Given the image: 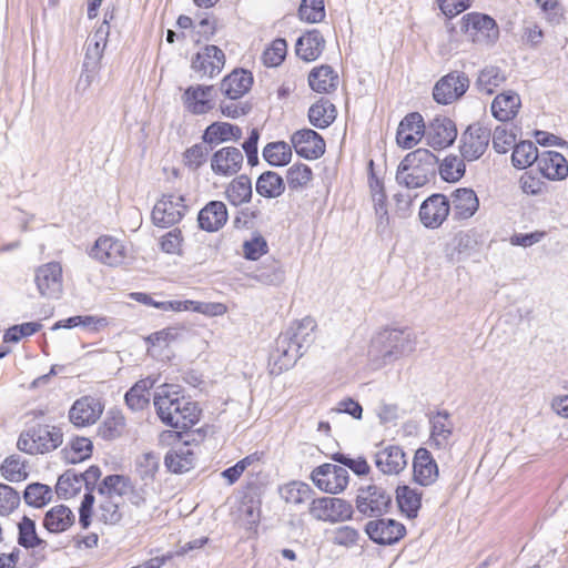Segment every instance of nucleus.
Returning <instances> with one entry per match:
<instances>
[{
    "label": "nucleus",
    "instance_id": "nucleus-1",
    "mask_svg": "<svg viewBox=\"0 0 568 568\" xmlns=\"http://www.w3.org/2000/svg\"><path fill=\"white\" fill-rule=\"evenodd\" d=\"M128 488L122 475H109L98 486L95 497L91 491L87 493L80 505L79 524L87 529L90 518H94L106 525H115L122 519L121 504L123 493Z\"/></svg>",
    "mask_w": 568,
    "mask_h": 568
},
{
    "label": "nucleus",
    "instance_id": "nucleus-2",
    "mask_svg": "<svg viewBox=\"0 0 568 568\" xmlns=\"http://www.w3.org/2000/svg\"><path fill=\"white\" fill-rule=\"evenodd\" d=\"M315 321L306 316L292 325L276 339V346L272 353V374H281L295 365L297 359L314 342Z\"/></svg>",
    "mask_w": 568,
    "mask_h": 568
},
{
    "label": "nucleus",
    "instance_id": "nucleus-3",
    "mask_svg": "<svg viewBox=\"0 0 568 568\" xmlns=\"http://www.w3.org/2000/svg\"><path fill=\"white\" fill-rule=\"evenodd\" d=\"M153 405L161 422L170 427L189 429L200 420L197 404L181 395L178 386L163 384L156 387Z\"/></svg>",
    "mask_w": 568,
    "mask_h": 568
},
{
    "label": "nucleus",
    "instance_id": "nucleus-4",
    "mask_svg": "<svg viewBox=\"0 0 568 568\" xmlns=\"http://www.w3.org/2000/svg\"><path fill=\"white\" fill-rule=\"evenodd\" d=\"M438 159L427 149H417L408 153L399 163L396 181L408 189H417L435 178Z\"/></svg>",
    "mask_w": 568,
    "mask_h": 568
},
{
    "label": "nucleus",
    "instance_id": "nucleus-5",
    "mask_svg": "<svg viewBox=\"0 0 568 568\" xmlns=\"http://www.w3.org/2000/svg\"><path fill=\"white\" fill-rule=\"evenodd\" d=\"M110 34V26L106 17L99 28L91 34L85 43V54L80 74L78 87L83 90L88 89L95 79L101 64L104 49Z\"/></svg>",
    "mask_w": 568,
    "mask_h": 568
},
{
    "label": "nucleus",
    "instance_id": "nucleus-6",
    "mask_svg": "<svg viewBox=\"0 0 568 568\" xmlns=\"http://www.w3.org/2000/svg\"><path fill=\"white\" fill-rule=\"evenodd\" d=\"M63 434L54 426H38L20 435L17 446L21 452L34 455L44 454L62 444Z\"/></svg>",
    "mask_w": 568,
    "mask_h": 568
},
{
    "label": "nucleus",
    "instance_id": "nucleus-7",
    "mask_svg": "<svg viewBox=\"0 0 568 568\" xmlns=\"http://www.w3.org/2000/svg\"><path fill=\"white\" fill-rule=\"evenodd\" d=\"M460 31L466 39L480 45H490L499 37L496 21L487 14L471 12L460 20Z\"/></svg>",
    "mask_w": 568,
    "mask_h": 568
},
{
    "label": "nucleus",
    "instance_id": "nucleus-8",
    "mask_svg": "<svg viewBox=\"0 0 568 568\" xmlns=\"http://www.w3.org/2000/svg\"><path fill=\"white\" fill-rule=\"evenodd\" d=\"M308 513L315 520L337 524L352 519L354 509L345 499L320 497L312 500Z\"/></svg>",
    "mask_w": 568,
    "mask_h": 568
},
{
    "label": "nucleus",
    "instance_id": "nucleus-9",
    "mask_svg": "<svg viewBox=\"0 0 568 568\" xmlns=\"http://www.w3.org/2000/svg\"><path fill=\"white\" fill-rule=\"evenodd\" d=\"M184 195L163 194L152 210V221L159 227H170L178 224L187 212Z\"/></svg>",
    "mask_w": 568,
    "mask_h": 568
},
{
    "label": "nucleus",
    "instance_id": "nucleus-10",
    "mask_svg": "<svg viewBox=\"0 0 568 568\" xmlns=\"http://www.w3.org/2000/svg\"><path fill=\"white\" fill-rule=\"evenodd\" d=\"M392 497L382 487L367 485L361 487L356 497L357 510L367 517H379L387 513Z\"/></svg>",
    "mask_w": 568,
    "mask_h": 568
},
{
    "label": "nucleus",
    "instance_id": "nucleus-11",
    "mask_svg": "<svg viewBox=\"0 0 568 568\" xmlns=\"http://www.w3.org/2000/svg\"><path fill=\"white\" fill-rule=\"evenodd\" d=\"M38 292L45 298H59L63 291L62 266L58 262H49L34 272Z\"/></svg>",
    "mask_w": 568,
    "mask_h": 568
},
{
    "label": "nucleus",
    "instance_id": "nucleus-12",
    "mask_svg": "<svg viewBox=\"0 0 568 568\" xmlns=\"http://www.w3.org/2000/svg\"><path fill=\"white\" fill-rule=\"evenodd\" d=\"M311 478L321 490L328 494H338L347 487L349 477L346 468L333 464H323L312 471Z\"/></svg>",
    "mask_w": 568,
    "mask_h": 568
},
{
    "label": "nucleus",
    "instance_id": "nucleus-13",
    "mask_svg": "<svg viewBox=\"0 0 568 568\" xmlns=\"http://www.w3.org/2000/svg\"><path fill=\"white\" fill-rule=\"evenodd\" d=\"M216 90L213 85L194 84L181 97L184 109L195 115L206 114L215 106Z\"/></svg>",
    "mask_w": 568,
    "mask_h": 568
},
{
    "label": "nucleus",
    "instance_id": "nucleus-14",
    "mask_svg": "<svg viewBox=\"0 0 568 568\" xmlns=\"http://www.w3.org/2000/svg\"><path fill=\"white\" fill-rule=\"evenodd\" d=\"M468 88V77L463 72L454 71L437 81L433 97L440 104H449L464 95Z\"/></svg>",
    "mask_w": 568,
    "mask_h": 568
},
{
    "label": "nucleus",
    "instance_id": "nucleus-15",
    "mask_svg": "<svg viewBox=\"0 0 568 568\" xmlns=\"http://www.w3.org/2000/svg\"><path fill=\"white\" fill-rule=\"evenodd\" d=\"M416 336L408 329H389L384 334L385 362L395 361L402 356L409 355L415 351Z\"/></svg>",
    "mask_w": 568,
    "mask_h": 568
},
{
    "label": "nucleus",
    "instance_id": "nucleus-16",
    "mask_svg": "<svg viewBox=\"0 0 568 568\" xmlns=\"http://www.w3.org/2000/svg\"><path fill=\"white\" fill-rule=\"evenodd\" d=\"M365 532L376 544L393 545L405 536L406 528L395 519L379 518L368 521L365 526Z\"/></svg>",
    "mask_w": 568,
    "mask_h": 568
},
{
    "label": "nucleus",
    "instance_id": "nucleus-17",
    "mask_svg": "<svg viewBox=\"0 0 568 568\" xmlns=\"http://www.w3.org/2000/svg\"><path fill=\"white\" fill-rule=\"evenodd\" d=\"M490 131L478 124H473L462 134L460 154L467 161L478 160L487 150Z\"/></svg>",
    "mask_w": 568,
    "mask_h": 568
},
{
    "label": "nucleus",
    "instance_id": "nucleus-18",
    "mask_svg": "<svg viewBox=\"0 0 568 568\" xmlns=\"http://www.w3.org/2000/svg\"><path fill=\"white\" fill-rule=\"evenodd\" d=\"M91 256L108 266H119L126 258L128 250L118 239L100 236L91 250Z\"/></svg>",
    "mask_w": 568,
    "mask_h": 568
},
{
    "label": "nucleus",
    "instance_id": "nucleus-19",
    "mask_svg": "<svg viewBox=\"0 0 568 568\" xmlns=\"http://www.w3.org/2000/svg\"><path fill=\"white\" fill-rule=\"evenodd\" d=\"M450 213V202L443 194H434L419 209L420 222L428 229L439 227Z\"/></svg>",
    "mask_w": 568,
    "mask_h": 568
},
{
    "label": "nucleus",
    "instance_id": "nucleus-20",
    "mask_svg": "<svg viewBox=\"0 0 568 568\" xmlns=\"http://www.w3.org/2000/svg\"><path fill=\"white\" fill-rule=\"evenodd\" d=\"M224 63V52L216 45H206L193 58L192 69L201 78H213L222 71Z\"/></svg>",
    "mask_w": 568,
    "mask_h": 568
},
{
    "label": "nucleus",
    "instance_id": "nucleus-21",
    "mask_svg": "<svg viewBox=\"0 0 568 568\" xmlns=\"http://www.w3.org/2000/svg\"><path fill=\"white\" fill-rule=\"evenodd\" d=\"M429 445L436 449L447 450L453 446L454 423L447 412H437L429 418Z\"/></svg>",
    "mask_w": 568,
    "mask_h": 568
},
{
    "label": "nucleus",
    "instance_id": "nucleus-22",
    "mask_svg": "<svg viewBox=\"0 0 568 568\" xmlns=\"http://www.w3.org/2000/svg\"><path fill=\"white\" fill-rule=\"evenodd\" d=\"M377 469L384 475H398L407 466V457L398 445L381 447L374 455Z\"/></svg>",
    "mask_w": 568,
    "mask_h": 568
},
{
    "label": "nucleus",
    "instance_id": "nucleus-23",
    "mask_svg": "<svg viewBox=\"0 0 568 568\" xmlns=\"http://www.w3.org/2000/svg\"><path fill=\"white\" fill-rule=\"evenodd\" d=\"M243 160L244 156L240 149L225 146L212 154L211 170L220 176H232L241 170Z\"/></svg>",
    "mask_w": 568,
    "mask_h": 568
},
{
    "label": "nucleus",
    "instance_id": "nucleus-24",
    "mask_svg": "<svg viewBox=\"0 0 568 568\" xmlns=\"http://www.w3.org/2000/svg\"><path fill=\"white\" fill-rule=\"evenodd\" d=\"M103 406L99 399L91 396H83L77 399L69 412L70 422L78 426H89L94 424L101 416Z\"/></svg>",
    "mask_w": 568,
    "mask_h": 568
},
{
    "label": "nucleus",
    "instance_id": "nucleus-25",
    "mask_svg": "<svg viewBox=\"0 0 568 568\" xmlns=\"http://www.w3.org/2000/svg\"><path fill=\"white\" fill-rule=\"evenodd\" d=\"M425 135V123L423 116L413 112L407 114L399 123L396 141L403 149L414 148Z\"/></svg>",
    "mask_w": 568,
    "mask_h": 568
},
{
    "label": "nucleus",
    "instance_id": "nucleus-26",
    "mask_svg": "<svg viewBox=\"0 0 568 568\" xmlns=\"http://www.w3.org/2000/svg\"><path fill=\"white\" fill-rule=\"evenodd\" d=\"M296 153L305 159H318L325 152L323 138L312 129H303L292 135Z\"/></svg>",
    "mask_w": 568,
    "mask_h": 568
},
{
    "label": "nucleus",
    "instance_id": "nucleus-27",
    "mask_svg": "<svg viewBox=\"0 0 568 568\" xmlns=\"http://www.w3.org/2000/svg\"><path fill=\"white\" fill-rule=\"evenodd\" d=\"M427 142L434 149H445L453 144L457 136L454 122L446 116L435 118L425 129Z\"/></svg>",
    "mask_w": 568,
    "mask_h": 568
},
{
    "label": "nucleus",
    "instance_id": "nucleus-28",
    "mask_svg": "<svg viewBox=\"0 0 568 568\" xmlns=\"http://www.w3.org/2000/svg\"><path fill=\"white\" fill-rule=\"evenodd\" d=\"M414 479L420 486H429L438 478V466L429 450L418 448L413 460Z\"/></svg>",
    "mask_w": 568,
    "mask_h": 568
},
{
    "label": "nucleus",
    "instance_id": "nucleus-29",
    "mask_svg": "<svg viewBox=\"0 0 568 568\" xmlns=\"http://www.w3.org/2000/svg\"><path fill=\"white\" fill-rule=\"evenodd\" d=\"M450 211L454 220H467L479 207V200L471 189H457L450 194Z\"/></svg>",
    "mask_w": 568,
    "mask_h": 568
},
{
    "label": "nucleus",
    "instance_id": "nucleus-30",
    "mask_svg": "<svg viewBox=\"0 0 568 568\" xmlns=\"http://www.w3.org/2000/svg\"><path fill=\"white\" fill-rule=\"evenodd\" d=\"M227 209L221 201L209 202L197 214V223L201 230L217 232L227 222Z\"/></svg>",
    "mask_w": 568,
    "mask_h": 568
},
{
    "label": "nucleus",
    "instance_id": "nucleus-31",
    "mask_svg": "<svg viewBox=\"0 0 568 568\" xmlns=\"http://www.w3.org/2000/svg\"><path fill=\"white\" fill-rule=\"evenodd\" d=\"M537 168L548 180H562L568 175V163L562 154L556 151L540 153Z\"/></svg>",
    "mask_w": 568,
    "mask_h": 568
},
{
    "label": "nucleus",
    "instance_id": "nucleus-32",
    "mask_svg": "<svg viewBox=\"0 0 568 568\" xmlns=\"http://www.w3.org/2000/svg\"><path fill=\"white\" fill-rule=\"evenodd\" d=\"M521 106V100L518 93L514 91H505L491 102L490 110L495 119L501 122L513 120Z\"/></svg>",
    "mask_w": 568,
    "mask_h": 568
},
{
    "label": "nucleus",
    "instance_id": "nucleus-33",
    "mask_svg": "<svg viewBox=\"0 0 568 568\" xmlns=\"http://www.w3.org/2000/svg\"><path fill=\"white\" fill-rule=\"evenodd\" d=\"M241 136L242 130L237 125L227 122H214L205 129L202 140L212 150L221 143L237 141Z\"/></svg>",
    "mask_w": 568,
    "mask_h": 568
},
{
    "label": "nucleus",
    "instance_id": "nucleus-34",
    "mask_svg": "<svg viewBox=\"0 0 568 568\" xmlns=\"http://www.w3.org/2000/svg\"><path fill=\"white\" fill-rule=\"evenodd\" d=\"M195 454L187 444L170 449L164 458V465L171 473L183 474L194 467Z\"/></svg>",
    "mask_w": 568,
    "mask_h": 568
},
{
    "label": "nucleus",
    "instance_id": "nucleus-35",
    "mask_svg": "<svg viewBox=\"0 0 568 568\" xmlns=\"http://www.w3.org/2000/svg\"><path fill=\"white\" fill-rule=\"evenodd\" d=\"M253 83L252 74L245 70H235L221 82V91L231 100L244 95Z\"/></svg>",
    "mask_w": 568,
    "mask_h": 568
},
{
    "label": "nucleus",
    "instance_id": "nucleus-36",
    "mask_svg": "<svg viewBox=\"0 0 568 568\" xmlns=\"http://www.w3.org/2000/svg\"><path fill=\"white\" fill-rule=\"evenodd\" d=\"M75 520L74 514L64 505H57L49 509L43 518V527L51 534L68 530Z\"/></svg>",
    "mask_w": 568,
    "mask_h": 568
},
{
    "label": "nucleus",
    "instance_id": "nucleus-37",
    "mask_svg": "<svg viewBox=\"0 0 568 568\" xmlns=\"http://www.w3.org/2000/svg\"><path fill=\"white\" fill-rule=\"evenodd\" d=\"M325 40L320 31L312 30L298 38L296 42V54L304 61H314L323 52Z\"/></svg>",
    "mask_w": 568,
    "mask_h": 568
},
{
    "label": "nucleus",
    "instance_id": "nucleus-38",
    "mask_svg": "<svg viewBox=\"0 0 568 568\" xmlns=\"http://www.w3.org/2000/svg\"><path fill=\"white\" fill-rule=\"evenodd\" d=\"M155 379L146 377L138 381L125 394V403L133 412L143 410L150 404V390L154 387Z\"/></svg>",
    "mask_w": 568,
    "mask_h": 568
},
{
    "label": "nucleus",
    "instance_id": "nucleus-39",
    "mask_svg": "<svg viewBox=\"0 0 568 568\" xmlns=\"http://www.w3.org/2000/svg\"><path fill=\"white\" fill-rule=\"evenodd\" d=\"M308 84L318 93H331L338 85V74L332 67L323 64L314 68L308 75Z\"/></svg>",
    "mask_w": 568,
    "mask_h": 568
},
{
    "label": "nucleus",
    "instance_id": "nucleus-40",
    "mask_svg": "<svg viewBox=\"0 0 568 568\" xmlns=\"http://www.w3.org/2000/svg\"><path fill=\"white\" fill-rule=\"evenodd\" d=\"M280 494L286 504L295 507L308 505L314 498V490L303 481H291L280 489Z\"/></svg>",
    "mask_w": 568,
    "mask_h": 568
},
{
    "label": "nucleus",
    "instance_id": "nucleus-41",
    "mask_svg": "<svg viewBox=\"0 0 568 568\" xmlns=\"http://www.w3.org/2000/svg\"><path fill=\"white\" fill-rule=\"evenodd\" d=\"M159 468L160 457L154 453H143L135 459V474L139 480L143 484L154 486Z\"/></svg>",
    "mask_w": 568,
    "mask_h": 568
},
{
    "label": "nucleus",
    "instance_id": "nucleus-42",
    "mask_svg": "<svg viewBox=\"0 0 568 568\" xmlns=\"http://www.w3.org/2000/svg\"><path fill=\"white\" fill-rule=\"evenodd\" d=\"M396 499L399 509L408 518L417 517L422 506V493L409 486H399L396 489Z\"/></svg>",
    "mask_w": 568,
    "mask_h": 568
},
{
    "label": "nucleus",
    "instance_id": "nucleus-43",
    "mask_svg": "<svg viewBox=\"0 0 568 568\" xmlns=\"http://www.w3.org/2000/svg\"><path fill=\"white\" fill-rule=\"evenodd\" d=\"M255 189L261 196L275 199L283 194L285 184L281 175L273 171H267L258 176Z\"/></svg>",
    "mask_w": 568,
    "mask_h": 568
},
{
    "label": "nucleus",
    "instance_id": "nucleus-44",
    "mask_svg": "<svg viewBox=\"0 0 568 568\" xmlns=\"http://www.w3.org/2000/svg\"><path fill=\"white\" fill-rule=\"evenodd\" d=\"M540 153L531 141H521L514 145L511 162L519 170L526 169L534 163H538Z\"/></svg>",
    "mask_w": 568,
    "mask_h": 568
},
{
    "label": "nucleus",
    "instance_id": "nucleus-45",
    "mask_svg": "<svg viewBox=\"0 0 568 568\" xmlns=\"http://www.w3.org/2000/svg\"><path fill=\"white\" fill-rule=\"evenodd\" d=\"M189 332L184 325L170 326L150 334L145 341L153 347H166L175 341L185 338Z\"/></svg>",
    "mask_w": 568,
    "mask_h": 568
},
{
    "label": "nucleus",
    "instance_id": "nucleus-46",
    "mask_svg": "<svg viewBox=\"0 0 568 568\" xmlns=\"http://www.w3.org/2000/svg\"><path fill=\"white\" fill-rule=\"evenodd\" d=\"M336 118V109L328 100H321L308 110L310 122L318 128H327Z\"/></svg>",
    "mask_w": 568,
    "mask_h": 568
},
{
    "label": "nucleus",
    "instance_id": "nucleus-47",
    "mask_svg": "<svg viewBox=\"0 0 568 568\" xmlns=\"http://www.w3.org/2000/svg\"><path fill=\"white\" fill-rule=\"evenodd\" d=\"M229 201L237 206L250 202L252 197V183L247 175H240L234 179L226 189Z\"/></svg>",
    "mask_w": 568,
    "mask_h": 568
},
{
    "label": "nucleus",
    "instance_id": "nucleus-48",
    "mask_svg": "<svg viewBox=\"0 0 568 568\" xmlns=\"http://www.w3.org/2000/svg\"><path fill=\"white\" fill-rule=\"evenodd\" d=\"M506 81V75L497 67H487L478 74L476 87L479 92L493 94Z\"/></svg>",
    "mask_w": 568,
    "mask_h": 568
},
{
    "label": "nucleus",
    "instance_id": "nucleus-49",
    "mask_svg": "<svg viewBox=\"0 0 568 568\" xmlns=\"http://www.w3.org/2000/svg\"><path fill=\"white\" fill-rule=\"evenodd\" d=\"M18 544L26 549H33L45 544L38 534L36 523L28 516H23L18 524Z\"/></svg>",
    "mask_w": 568,
    "mask_h": 568
},
{
    "label": "nucleus",
    "instance_id": "nucleus-50",
    "mask_svg": "<svg viewBox=\"0 0 568 568\" xmlns=\"http://www.w3.org/2000/svg\"><path fill=\"white\" fill-rule=\"evenodd\" d=\"M263 158L273 166L286 165L292 158L291 145L283 141L271 142L265 145Z\"/></svg>",
    "mask_w": 568,
    "mask_h": 568
},
{
    "label": "nucleus",
    "instance_id": "nucleus-51",
    "mask_svg": "<svg viewBox=\"0 0 568 568\" xmlns=\"http://www.w3.org/2000/svg\"><path fill=\"white\" fill-rule=\"evenodd\" d=\"M82 486L83 484L79 473L70 469L59 477L55 490L60 497L68 499L79 494Z\"/></svg>",
    "mask_w": 568,
    "mask_h": 568
},
{
    "label": "nucleus",
    "instance_id": "nucleus-52",
    "mask_svg": "<svg viewBox=\"0 0 568 568\" xmlns=\"http://www.w3.org/2000/svg\"><path fill=\"white\" fill-rule=\"evenodd\" d=\"M124 480L126 483L128 488L123 493V497L126 496L130 504L135 507H141L145 505L146 501L151 499L155 494L154 486H150L143 483L141 485H138V483L135 485H132L130 479L125 476Z\"/></svg>",
    "mask_w": 568,
    "mask_h": 568
},
{
    "label": "nucleus",
    "instance_id": "nucleus-53",
    "mask_svg": "<svg viewBox=\"0 0 568 568\" xmlns=\"http://www.w3.org/2000/svg\"><path fill=\"white\" fill-rule=\"evenodd\" d=\"M23 498L29 506L41 508L52 499V490L48 485L33 483L27 486Z\"/></svg>",
    "mask_w": 568,
    "mask_h": 568
},
{
    "label": "nucleus",
    "instance_id": "nucleus-54",
    "mask_svg": "<svg viewBox=\"0 0 568 568\" xmlns=\"http://www.w3.org/2000/svg\"><path fill=\"white\" fill-rule=\"evenodd\" d=\"M2 476L12 483L24 480L28 477L26 464L19 456H9L1 465Z\"/></svg>",
    "mask_w": 568,
    "mask_h": 568
},
{
    "label": "nucleus",
    "instance_id": "nucleus-55",
    "mask_svg": "<svg viewBox=\"0 0 568 568\" xmlns=\"http://www.w3.org/2000/svg\"><path fill=\"white\" fill-rule=\"evenodd\" d=\"M206 145L207 144L204 142L196 143L184 151L183 164L189 170L196 171L206 162L209 152L211 150Z\"/></svg>",
    "mask_w": 568,
    "mask_h": 568
},
{
    "label": "nucleus",
    "instance_id": "nucleus-56",
    "mask_svg": "<svg viewBox=\"0 0 568 568\" xmlns=\"http://www.w3.org/2000/svg\"><path fill=\"white\" fill-rule=\"evenodd\" d=\"M312 178V170L306 164H294L287 170L286 174L287 184L293 190L306 186Z\"/></svg>",
    "mask_w": 568,
    "mask_h": 568
},
{
    "label": "nucleus",
    "instance_id": "nucleus-57",
    "mask_svg": "<svg viewBox=\"0 0 568 568\" xmlns=\"http://www.w3.org/2000/svg\"><path fill=\"white\" fill-rule=\"evenodd\" d=\"M298 14L302 20L311 23L322 21L325 17L323 0H302Z\"/></svg>",
    "mask_w": 568,
    "mask_h": 568
},
{
    "label": "nucleus",
    "instance_id": "nucleus-58",
    "mask_svg": "<svg viewBox=\"0 0 568 568\" xmlns=\"http://www.w3.org/2000/svg\"><path fill=\"white\" fill-rule=\"evenodd\" d=\"M437 169L440 176L447 182H455L465 173V164L456 156L446 158Z\"/></svg>",
    "mask_w": 568,
    "mask_h": 568
},
{
    "label": "nucleus",
    "instance_id": "nucleus-59",
    "mask_svg": "<svg viewBox=\"0 0 568 568\" xmlns=\"http://www.w3.org/2000/svg\"><path fill=\"white\" fill-rule=\"evenodd\" d=\"M287 44L284 39H275L263 53V62L267 67H277L285 58Z\"/></svg>",
    "mask_w": 568,
    "mask_h": 568
},
{
    "label": "nucleus",
    "instance_id": "nucleus-60",
    "mask_svg": "<svg viewBox=\"0 0 568 568\" xmlns=\"http://www.w3.org/2000/svg\"><path fill=\"white\" fill-rule=\"evenodd\" d=\"M256 278L266 285H278L284 281L285 275L282 266L277 262L272 261L270 265L257 271Z\"/></svg>",
    "mask_w": 568,
    "mask_h": 568
},
{
    "label": "nucleus",
    "instance_id": "nucleus-61",
    "mask_svg": "<svg viewBox=\"0 0 568 568\" xmlns=\"http://www.w3.org/2000/svg\"><path fill=\"white\" fill-rule=\"evenodd\" d=\"M19 504V494L9 485L0 484V516H8Z\"/></svg>",
    "mask_w": 568,
    "mask_h": 568
},
{
    "label": "nucleus",
    "instance_id": "nucleus-62",
    "mask_svg": "<svg viewBox=\"0 0 568 568\" xmlns=\"http://www.w3.org/2000/svg\"><path fill=\"white\" fill-rule=\"evenodd\" d=\"M42 325L38 322H28L20 325H14L10 327L3 336L4 342L17 343L22 337L33 335L38 331H40Z\"/></svg>",
    "mask_w": 568,
    "mask_h": 568
},
{
    "label": "nucleus",
    "instance_id": "nucleus-63",
    "mask_svg": "<svg viewBox=\"0 0 568 568\" xmlns=\"http://www.w3.org/2000/svg\"><path fill=\"white\" fill-rule=\"evenodd\" d=\"M268 250L266 240L257 234L251 240L243 243L244 257L251 261L258 260L262 255L266 254Z\"/></svg>",
    "mask_w": 568,
    "mask_h": 568
},
{
    "label": "nucleus",
    "instance_id": "nucleus-64",
    "mask_svg": "<svg viewBox=\"0 0 568 568\" xmlns=\"http://www.w3.org/2000/svg\"><path fill=\"white\" fill-rule=\"evenodd\" d=\"M183 236L180 229H173L160 240L161 250L166 254H182Z\"/></svg>",
    "mask_w": 568,
    "mask_h": 568
}]
</instances>
